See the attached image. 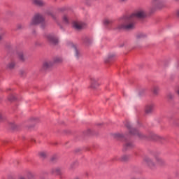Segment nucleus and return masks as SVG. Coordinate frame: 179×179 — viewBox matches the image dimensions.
<instances>
[{
	"instance_id": "nucleus-23",
	"label": "nucleus",
	"mask_w": 179,
	"mask_h": 179,
	"mask_svg": "<svg viewBox=\"0 0 179 179\" xmlns=\"http://www.w3.org/2000/svg\"><path fill=\"white\" fill-rule=\"evenodd\" d=\"M84 41L85 44H87V45H90V44H92V43L93 42V41L90 38H85L84 39Z\"/></svg>"
},
{
	"instance_id": "nucleus-10",
	"label": "nucleus",
	"mask_w": 179,
	"mask_h": 179,
	"mask_svg": "<svg viewBox=\"0 0 179 179\" xmlns=\"http://www.w3.org/2000/svg\"><path fill=\"white\" fill-rule=\"evenodd\" d=\"M32 3L36 6H39L40 8H43L47 5V3L43 0H32Z\"/></svg>"
},
{
	"instance_id": "nucleus-4",
	"label": "nucleus",
	"mask_w": 179,
	"mask_h": 179,
	"mask_svg": "<svg viewBox=\"0 0 179 179\" xmlns=\"http://www.w3.org/2000/svg\"><path fill=\"white\" fill-rule=\"evenodd\" d=\"M126 127L129 129V132L131 135H136L140 138V139H144L145 135L136 130L135 128H132L131 123L127 122Z\"/></svg>"
},
{
	"instance_id": "nucleus-2",
	"label": "nucleus",
	"mask_w": 179,
	"mask_h": 179,
	"mask_svg": "<svg viewBox=\"0 0 179 179\" xmlns=\"http://www.w3.org/2000/svg\"><path fill=\"white\" fill-rule=\"evenodd\" d=\"M148 38V34L140 32L136 34V39L134 40V44L136 47H141L142 43H143V38Z\"/></svg>"
},
{
	"instance_id": "nucleus-11",
	"label": "nucleus",
	"mask_w": 179,
	"mask_h": 179,
	"mask_svg": "<svg viewBox=\"0 0 179 179\" xmlns=\"http://www.w3.org/2000/svg\"><path fill=\"white\" fill-rule=\"evenodd\" d=\"M113 22L114 21L113 20L108 18H104L102 20L103 25L107 28H109L110 26H111V24H113Z\"/></svg>"
},
{
	"instance_id": "nucleus-34",
	"label": "nucleus",
	"mask_w": 179,
	"mask_h": 179,
	"mask_svg": "<svg viewBox=\"0 0 179 179\" xmlns=\"http://www.w3.org/2000/svg\"><path fill=\"white\" fill-rule=\"evenodd\" d=\"M22 28H23V27L22 25H20V24L17 25V29H22Z\"/></svg>"
},
{
	"instance_id": "nucleus-5",
	"label": "nucleus",
	"mask_w": 179,
	"mask_h": 179,
	"mask_svg": "<svg viewBox=\"0 0 179 179\" xmlns=\"http://www.w3.org/2000/svg\"><path fill=\"white\" fill-rule=\"evenodd\" d=\"M151 3V9H162L164 6L163 5V0H152Z\"/></svg>"
},
{
	"instance_id": "nucleus-6",
	"label": "nucleus",
	"mask_w": 179,
	"mask_h": 179,
	"mask_svg": "<svg viewBox=\"0 0 179 179\" xmlns=\"http://www.w3.org/2000/svg\"><path fill=\"white\" fill-rule=\"evenodd\" d=\"M100 85H101V83H100L99 78H91L90 86L91 89H96V87H99Z\"/></svg>"
},
{
	"instance_id": "nucleus-16",
	"label": "nucleus",
	"mask_w": 179,
	"mask_h": 179,
	"mask_svg": "<svg viewBox=\"0 0 179 179\" xmlns=\"http://www.w3.org/2000/svg\"><path fill=\"white\" fill-rule=\"evenodd\" d=\"M152 93L153 94H155V96H157L159 93H160V87L157 85H155L152 87Z\"/></svg>"
},
{
	"instance_id": "nucleus-14",
	"label": "nucleus",
	"mask_w": 179,
	"mask_h": 179,
	"mask_svg": "<svg viewBox=\"0 0 179 179\" xmlns=\"http://www.w3.org/2000/svg\"><path fill=\"white\" fill-rule=\"evenodd\" d=\"M51 173L55 176H61V174H62V169L59 167L54 168L52 169Z\"/></svg>"
},
{
	"instance_id": "nucleus-3",
	"label": "nucleus",
	"mask_w": 179,
	"mask_h": 179,
	"mask_svg": "<svg viewBox=\"0 0 179 179\" xmlns=\"http://www.w3.org/2000/svg\"><path fill=\"white\" fill-rule=\"evenodd\" d=\"M44 22V17L41 14H36L31 19L29 26L31 27L33 26H37L40 23Z\"/></svg>"
},
{
	"instance_id": "nucleus-31",
	"label": "nucleus",
	"mask_w": 179,
	"mask_h": 179,
	"mask_svg": "<svg viewBox=\"0 0 179 179\" xmlns=\"http://www.w3.org/2000/svg\"><path fill=\"white\" fill-rule=\"evenodd\" d=\"M128 159V157L127 155H123L122 157V160L125 161Z\"/></svg>"
},
{
	"instance_id": "nucleus-17",
	"label": "nucleus",
	"mask_w": 179,
	"mask_h": 179,
	"mask_svg": "<svg viewBox=\"0 0 179 179\" xmlns=\"http://www.w3.org/2000/svg\"><path fill=\"white\" fill-rule=\"evenodd\" d=\"M155 160H156V163H157V164H158V166H163V164H164V163H166L164 159H162L159 157H157L155 158Z\"/></svg>"
},
{
	"instance_id": "nucleus-18",
	"label": "nucleus",
	"mask_w": 179,
	"mask_h": 179,
	"mask_svg": "<svg viewBox=\"0 0 179 179\" xmlns=\"http://www.w3.org/2000/svg\"><path fill=\"white\" fill-rule=\"evenodd\" d=\"M15 66H16V62L12 60L7 64L8 69H15Z\"/></svg>"
},
{
	"instance_id": "nucleus-12",
	"label": "nucleus",
	"mask_w": 179,
	"mask_h": 179,
	"mask_svg": "<svg viewBox=\"0 0 179 179\" xmlns=\"http://www.w3.org/2000/svg\"><path fill=\"white\" fill-rule=\"evenodd\" d=\"M17 58L20 62H24L26 59H27V57H26V54L24 52L20 51L17 52Z\"/></svg>"
},
{
	"instance_id": "nucleus-37",
	"label": "nucleus",
	"mask_w": 179,
	"mask_h": 179,
	"mask_svg": "<svg viewBox=\"0 0 179 179\" xmlns=\"http://www.w3.org/2000/svg\"><path fill=\"white\" fill-rule=\"evenodd\" d=\"M176 1H179V0H176Z\"/></svg>"
},
{
	"instance_id": "nucleus-26",
	"label": "nucleus",
	"mask_w": 179,
	"mask_h": 179,
	"mask_svg": "<svg viewBox=\"0 0 179 179\" xmlns=\"http://www.w3.org/2000/svg\"><path fill=\"white\" fill-rule=\"evenodd\" d=\"M64 23L68 24L69 23V18H68V15H64L62 17Z\"/></svg>"
},
{
	"instance_id": "nucleus-7",
	"label": "nucleus",
	"mask_w": 179,
	"mask_h": 179,
	"mask_svg": "<svg viewBox=\"0 0 179 179\" xmlns=\"http://www.w3.org/2000/svg\"><path fill=\"white\" fill-rule=\"evenodd\" d=\"M52 65H54V62H52V61L46 60L43 63L42 69H43V71H47L50 68H52Z\"/></svg>"
},
{
	"instance_id": "nucleus-29",
	"label": "nucleus",
	"mask_w": 179,
	"mask_h": 179,
	"mask_svg": "<svg viewBox=\"0 0 179 179\" xmlns=\"http://www.w3.org/2000/svg\"><path fill=\"white\" fill-rule=\"evenodd\" d=\"M132 146H134V144H132V143H127L126 144L127 149H129V148H132Z\"/></svg>"
},
{
	"instance_id": "nucleus-20",
	"label": "nucleus",
	"mask_w": 179,
	"mask_h": 179,
	"mask_svg": "<svg viewBox=\"0 0 179 179\" xmlns=\"http://www.w3.org/2000/svg\"><path fill=\"white\" fill-rule=\"evenodd\" d=\"M115 57V54H110L107 58L104 59V62H106V64H108V62H110V59H113V58Z\"/></svg>"
},
{
	"instance_id": "nucleus-27",
	"label": "nucleus",
	"mask_w": 179,
	"mask_h": 179,
	"mask_svg": "<svg viewBox=\"0 0 179 179\" xmlns=\"http://www.w3.org/2000/svg\"><path fill=\"white\" fill-rule=\"evenodd\" d=\"M39 155H40L41 157L44 159L45 157H47V152H41L39 153Z\"/></svg>"
},
{
	"instance_id": "nucleus-30",
	"label": "nucleus",
	"mask_w": 179,
	"mask_h": 179,
	"mask_svg": "<svg viewBox=\"0 0 179 179\" xmlns=\"http://www.w3.org/2000/svg\"><path fill=\"white\" fill-rule=\"evenodd\" d=\"M3 36H5V32H1L0 34V41H2V38H3Z\"/></svg>"
},
{
	"instance_id": "nucleus-1",
	"label": "nucleus",
	"mask_w": 179,
	"mask_h": 179,
	"mask_svg": "<svg viewBox=\"0 0 179 179\" xmlns=\"http://www.w3.org/2000/svg\"><path fill=\"white\" fill-rule=\"evenodd\" d=\"M146 17V10L143 8H138L133 14L125 15L120 19V22L117 25L119 30H132L135 28V20Z\"/></svg>"
},
{
	"instance_id": "nucleus-21",
	"label": "nucleus",
	"mask_w": 179,
	"mask_h": 179,
	"mask_svg": "<svg viewBox=\"0 0 179 179\" xmlns=\"http://www.w3.org/2000/svg\"><path fill=\"white\" fill-rule=\"evenodd\" d=\"M52 62H53V64H59V62H62V58L60 57H55Z\"/></svg>"
},
{
	"instance_id": "nucleus-33",
	"label": "nucleus",
	"mask_w": 179,
	"mask_h": 179,
	"mask_svg": "<svg viewBox=\"0 0 179 179\" xmlns=\"http://www.w3.org/2000/svg\"><path fill=\"white\" fill-rule=\"evenodd\" d=\"M128 0H119V2H120L121 3H124L125 2H127Z\"/></svg>"
},
{
	"instance_id": "nucleus-35",
	"label": "nucleus",
	"mask_w": 179,
	"mask_h": 179,
	"mask_svg": "<svg viewBox=\"0 0 179 179\" xmlns=\"http://www.w3.org/2000/svg\"><path fill=\"white\" fill-rule=\"evenodd\" d=\"M176 15H177L178 16H179V9H178V10H176Z\"/></svg>"
},
{
	"instance_id": "nucleus-28",
	"label": "nucleus",
	"mask_w": 179,
	"mask_h": 179,
	"mask_svg": "<svg viewBox=\"0 0 179 179\" xmlns=\"http://www.w3.org/2000/svg\"><path fill=\"white\" fill-rule=\"evenodd\" d=\"M16 99V96H15V95H10L9 97H8V100L10 101H13V100H15Z\"/></svg>"
},
{
	"instance_id": "nucleus-25",
	"label": "nucleus",
	"mask_w": 179,
	"mask_h": 179,
	"mask_svg": "<svg viewBox=\"0 0 179 179\" xmlns=\"http://www.w3.org/2000/svg\"><path fill=\"white\" fill-rule=\"evenodd\" d=\"M27 179H34V174L31 172H28L27 174Z\"/></svg>"
},
{
	"instance_id": "nucleus-32",
	"label": "nucleus",
	"mask_w": 179,
	"mask_h": 179,
	"mask_svg": "<svg viewBox=\"0 0 179 179\" xmlns=\"http://www.w3.org/2000/svg\"><path fill=\"white\" fill-rule=\"evenodd\" d=\"M11 128L13 129H15V128H16V125H15V124H13V123H11Z\"/></svg>"
},
{
	"instance_id": "nucleus-36",
	"label": "nucleus",
	"mask_w": 179,
	"mask_h": 179,
	"mask_svg": "<svg viewBox=\"0 0 179 179\" xmlns=\"http://www.w3.org/2000/svg\"><path fill=\"white\" fill-rule=\"evenodd\" d=\"M1 120H2V115H1V113H0V121H1Z\"/></svg>"
},
{
	"instance_id": "nucleus-9",
	"label": "nucleus",
	"mask_w": 179,
	"mask_h": 179,
	"mask_svg": "<svg viewBox=\"0 0 179 179\" xmlns=\"http://www.w3.org/2000/svg\"><path fill=\"white\" fill-rule=\"evenodd\" d=\"M84 26H85V24H83V22H82L75 21L73 23V27L76 30H81V29H83Z\"/></svg>"
},
{
	"instance_id": "nucleus-8",
	"label": "nucleus",
	"mask_w": 179,
	"mask_h": 179,
	"mask_svg": "<svg viewBox=\"0 0 179 179\" xmlns=\"http://www.w3.org/2000/svg\"><path fill=\"white\" fill-rule=\"evenodd\" d=\"M48 41L50 44H58L59 38L54 34H49L47 36Z\"/></svg>"
},
{
	"instance_id": "nucleus-24",
	"label": "nucleus",
	"mask_w": 179,
	"mask_h": 179,
	"mask_svg": "<svg viewBox=\"0 0 179 179\" xmlns=\"http://www.w3.org/2000/svg\"><path fill=\"white\" fill-rule=\"evenodd\" d=\"M47 14L49 16H51V17H52L54 20H57V16L55 15V14H54V13H52V11H49L47 13Z\"/></svg>"
},
{
	"instance_id": "nucleus-15",
	"label": "nucleus",
	"mask_w": 179,
	"mask_h": 179,
	"mask_svg": "<svg viewBox=\"0 0 179 179\" xmlns=\"http://www.w3.org/2000/svg\"><path fill=\"white\" fill-rule=\"evenodd\" d=\"M145 162L149 167H155V162L149 157L145 158Z\"/></svg>"
},
{
	"instance_id": "nucleus-22",
	"label": "nucleus",
	"mask_w": 179,
	"mask_h": 179,
	"mask_svg": "<svg viewBox=\"0 0 179 179\" xmlns=\"http://www.w3.org/2000/svg\"><path fill=\"white\" fill-rule=\"evenodd\" d=\"M152 138L153 139V141H162V139H163V137L157 134H152Z\"/></svg>"
},
{
	"instance_id": "nucleus-19",
	"label": "nucleus",
	"mask_w": 179,
	"mask_h": 179,
	"mask_svg": "<svg viewBox=\"0 0 179 179\" xmlns=\"http://www.w3.org/2000/svg\"><path fill=\"white\" fill-rule=\"evenodd\" d=\"M73 50L74 51L75 57L77 58H79L80 57V52H79V50H78V48H76V46L73 45Z\"/></svg>"
},
{
	"instance_id": "nucleus-13",
	"label": "nucleus",
	"mask_w": 179,
	"mask_h": 179,
	"mask_svg": "<svg viewBox=\"0 0 179 179\" xmlns=\"http://www.w3.org/2000/svg\"><path fill=\"white\" fill-rule=\"evenodd\" d=\"M155 108V104L150 103L146 106L145 107V114H152Z\"/></svg>"
}]
</instances>
